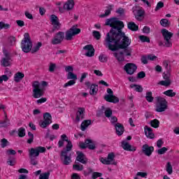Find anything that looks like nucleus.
Wrapping results in <instances>:
<instances>
[{"label":"nucleus","mask_w":179,"mask_h":179,"mask_svg":"<svg viewBox=\"0 0 179 179\" xmlns=\"http://www.w3.org/2000/svg\"><path fill=\"white\" fill-rule=\"evenodd\" d=\"M106 25L110 26V27L112 28L110 31L106 34L103 45L110 51L124 50L122 52H124V55H126V57H131L132 49L128 48L131 45V39L125 36L124 32H122L124 22L118 20L117 17H112L106 20Z\"/></svg>","instance_id":"1"},{"label":"nucleus","mask_w":179,"mask_h":179,"mask_svg":"<svg viewBox=\"0 0 179 179\" xmlns=\"http://www.w3.org/2000/svg\"><path fill=\"white\" fill-rule=\"evenodd\" d=\"M64 142H67V144L66 148L61 151L60 157L64 166H69L72 163V154L70 152L72 151L73 145L72 144V141L68 138V136L66 134H63L61 136V139L58 142L59 148H62Z\"/></svg>","instance_id":"2"},{"label":"nucleus","mask_w":179,"mask_h":179,"mask_svg":"<svg viewBox=\"0 0 179 179\" xmlns=\"http://www.w3.org/2000/svg\"><path fill=\"white\" fill-rule=\"evenodd\" d=\"M48 86V83L46 81L40 82L36 80L32 83L33 94L32 96L34 99H40L44 96V87Z\"/></svg>","instance_id":"3"},{"label":"nucleus","mask_w":179,"mask_h":179,"mask_svg":"<svg viewBox=\"0 0 179 179\" xmlns=\"http://www.w3.org/2000/svg\"><path fill=\"white\" fill-rule=\"evenodd\" d=\"M45 148L41 146H38L35 148H31L29 150L30 163L32 166H37L38 164V161H37L36 157H38V156H40V153H45Z\"/></svg>","instance_id":"4"},{"label":"nucleus","mask_w":179,"mask_h":179,"mask_svg":"<svg viewBox=\"0 0 179 179\" xmlns=\"http://www.w3.org/2000/svg\"><path fill=\"white\" fill-rule=\"evenodd\" d=\"M21 48L23 52H30L31 51V48H33V42L30 38V34L29 33H25L24 34V38L21 41Z\"/></svg>","instance_id":"5"},{"label":"nucleus","mask_w":179,"mask_h":179,"mask_svg":"<svg viewBox=\"0 0 179 179\" xmlns=\"http://www.w3.org/2000/svg\"><path fill=\"white\" fill-rule=\"evenodd\" d=\"M155 99L157 101L155 111H157V113H164V111L169 108V103L167 102V100L161 96H157L155 97Z\"/></svg>","instance_id":"6"},{"label":"nucleus","mask_w":179,"mask_h":179,"mask_svg":"<svg viewBox=\"0 0 179 179\" xmlns=\"http://www.w3.org/2000/svg\"><path fill=\"white\" fill-rule=\"evenodd\" d=\"M162 36L164 37V47L170 48L173 46V43L171 42V37H173V34L169 31L166 29H163L161 31Z\"/></svg>","instance_id":"7"},{"label":"nucleus","mask_w":179,"mask_h":179,"mask_svg":"<svg viewBox=\"0 0 179 179\" xmlns=\"http://www.w3.org/2000/svg\"><path fill=\"white\" fill-rule=\"evenodd\" d=\"M132 12L135 16V19H136L138 22H142V20L145 19V15L146 13L145 12V9H143V8L138 6H134L132 8Z\"/></svg>","instance_id":"8"},{"label":"nucleus","mask_w":179,"mask_h":179,"mask_svg":"<svg viewBox=\"0 0 179 179\" xmlns=\"http://www.w3.org/2000/svg\"><path fill=\"white\" fill-rule=\"evenodd\" d=\"M80 33V29L78 28V25H73L69 30L66 31L65 40L67 41H72L73 36H77Z\"/></svg>","instance_id":"9"},{"label":"nucleus","mask_w":179,"mask_h":179,"mask_svg":"<svg viewBox=\"0 0 179 179\" xmlns=\"http://www.w3.org/2000/svg\"><path fill=\"white\" fill-rule=\"evenodd\" d=\"M3 53L4 55V57L1 59V64L2 66H10L12 65V55L6 50V49H3Z\"/></svg>","instance_id":"10"},{"label":"nucleus","mask_w":179,"mask_h":179,"mask_svg":"<svg viewBox=\"0 0 179 179\" xmlns=\"http://www.w3.org/2000/svg\"><path fill=\"white\" fill-rule=\"evenodd\" d=\"M107 93H108V94L105 95L103 97L106 101H108V103H113L114 104L120 103V99L114 95V92H113V90L108 88Z\"/></svg>","instance_id":"11"},{"label":"nucleus","mask_w":179,"mask_h":179,"mask_svg":"<svg viewBox=\"0 0 179 179\" xmlns=\"http://www.w3.org/2000/svg\"><path fill=\"white\" fill-rule=\"evenodd\" d=\"M115 159V154H114V152H110L108 155L107 158H101L100 162L106 166H110V164L117 166V162H115V159Z\"/></svg>","instance_id":"12"},{"label":"nucleus","mask_w":179,"mask_h":179,"mask_svg":"<svg viewBox=\"0 0 179 179\" xmlns=\"http://www.w3.org/2000/svg\"><path fill=\"white\" fill-rule=\"evenodd\" d=\"M64 38H65V32L59 31L55 34L53 38L51 40V44L52 45L61 44L64 41Z\"/></svg>","instance_id":"13"},{"label":"nucleus","mask_w":179,"mask_h":179,"mask_svg":"<svg viewBox=\"0 0 179 179\" xmlns=\"http://www.w3.org/2000/svg\"><path fill=\"white\" fill-rule=\"evenodd\" d=\"M123 69L127 75H134L136 72L138 66L134 63H127L124 65Z\"/></svg>","instance_id":"14"},{"label":"nucleus","mask_w":179,"mask_h":179,"mask_svg":"<svg viewBox=\"0 0 179 179\" xmlns=\"http://www.w3.org/2000/svg\"><path fill=\"white\" fill-rule=\"evenodd\" d=\"M50 22L53 25V29L52 30V32L54 33L55 30H60L61 29V23L59 22V19L58 17L55 15H50Z\"/></svg>","instance_id":"15"},{"label":"nucleus","mask_w":179,"mask_h":179,"mask_svg":"<svg viewBox=\"0 0 179 179\" xmlns=\"http://www.w3.org/2000/svg\"><path fill=\"white\" fill-rule=\"evenodd\" d=\"M154 150L155 148L153 146H149L148 144H144L142 147V152L145 156H152V153H153Z\"/></svg>","instance_id":"16"},{"label":"nucleus","mask_w":179,"mask_h":179,"mask_svg":"<svg viewBox=\"0 0 179 179\" xmlns=\"http://www.w3.org/2000/svg\"><path fill=\"white\" fill-rule=\"evenodd\" d=\"M76 155H77V157H76L77 162L82 163V164H87V158H86V156L85 155V154H83V152L80 151H77Z\"/></svg>","instance_id":"17"},{"label":"nucleus","mask_w":179,"mask_h":179,"mask_svg":"<svg viewBox=\"0 0 179 179\" xmlns=\"http://www.w3.org/2000/svg\"><path fill=\"white\" fill-rule=\"evenodd\" d=\"M121 146L124 150H127V152H135L136 150V147H132L129 143L125 141L121 142Z\"/></svg>","instance_id":"18"},{"label":"nucleus","mask_w":179,"mask_h":179,"mask_svg":"<svg viewBox=\"0 0 179 179\" xmlns=\"http://www.w3.org/2000/svg\"><path fill=\"white\" fill-rule=\"evenodd\" d=\"M83 50L87 51L85 53L86 57H94V48H93V45H87L83 47Z\"/></svg>","instance_id":"19"},{"label":"nucleus","mask_w":179,"mask_h":179,"mask_svg":"<svg viewBox=\"0 0 179 179\" xmlns=\"http://www.w3.org/2000/svg\"><path fill=\"white\" fill-rule=\"evenodd\" d=\"M85 118V109L84 108H78V110L76 113V122H79L80 120Z\"/></svg>","instance_id":"20"},{"label":"nucleus","mask_w":179,"mask_h":179,"mask_svg":"<svg viewBox=\"0 0 179 179\" xmlns=\"http://www.w3.org/2000/svg\"><path fill=\"white\" fill-rule=\"evenodd\" d=\"M75 6V1L73 0H68L64 4L63 8L64 10H72Z\"/></svg>","instance_id":"21"},{"label":"nucleus","mask_w":179,"mask_h":179,"mask_svg":"<svg viewBox=\"0 0 179 179\" xmlns=\"http://www.w3.org/2000/svg\"><path fill=\"white\" fill-rule=\"evenodd\" d=\"M144 132L147 138H149L150 139H155V134H153V129H152V128L145 126L144 127Z\"/></svg>","instance_id":"22"},{"label":"nucleus","mask_w":179,"mask_h":179,"mask_svg":"<svg viewBox=\"0 0 179 179\" xmlns=\"http://www.w3.org/2000/svg\"><path fill=\"white\" fill-rule=\"evenodd\" d=\"M115 128L116 129V134L117 136H121L122 134H124V131H125V129L124 128V125L121 123H116L115 124Z\"/></svg>","instance_id":"23"},{"label":"nucleus","mask_w":179,"mask_h":179,"mask_svg":"<svg viewBox=\"0 0 179 179\" xmlns=\"http://www.w3.org/2000/svg\"><path fill=\"white\" fill-rule=\"evenodd\" d=\"M113 55L119 62H122L125 61V57H124V52L122 51L115 52Z\"/></svg>","instance_id":"24"},{"label":"nucleus","mask_w":179,"mask_h":179,"mask_svg":"<svg viewBox=\"0 0 179 179\" xmlns=\"http://www.w3.org/2000/svg\"><path fill=\"white\" fill-rule=\"evenodd\" d=\"M113 8H114V5H113V4L108 5L106 7L105 13L99 15V17H106V16H109V15H111V10H113Z\"/></svg>","instance_id":"25"},{"label":"nucleus","mask_w":179,"mask_h":179,"mask_svg":"<svg viewBox=\"0 0 179 179\" xmlns=\"http://www.w3.org/2000/svg\"><path fill=\"white\" fill-rule=\"evenodd\" d=\"M97 92H99V86L97 85L92 84L90 86V94H91V96H94L97 94Z\"/></svg>","instance_id":"26"},{"label":"nucleus","mask_w":179,"mask_h":179,"mask_svg":"<svg viewBox=\"0 0 179 179\" xmlns=\"http://www.w3.org/2000/svg\"><path fill=\"white\" fill-rule=\"evenodd\" d=\"M127 27L129 30L132 31H138L139 30V27L135 24L134 22H130L127 24Z\"/></svg>","instance_id":"27"},{"label":"nucleus","mask_w":179,"mask_h":179,"mask_svg":"<svg viewBox=\"0 0 179 179\" xmlns=\"http://www.w3.org/2000/svg\"><path fill=\"white\" fill-rule=\"evenodd\" d=\"M23 78H24V74L22 72H17L14 76V80L16 82V83H19V82H20Z\"/></svg>","instance_id":"28"},{"label":"nucleus","mask_w":179,"mask_h":179,"mask_svg":"<svg viewBox=\"0 0 179 179\" xmlns=\"http://www.w3.org/2000/svg\"><path fill=\"white\" fill-rule=\"evenodd\" d=\"M43 45V43L41 42H38V43L34 45L31 49V54H36V52H38L40 51V48Z\"/></svg>","instance_id":"29"},{"label":"nucleus","mask_w":179,"mask_h":179,"mask_svg":"<svg viewBox=\"0 0 179 179\" xmlns=\"http://www.w3.org/2000/svg\"><path fill=\"white\" fill-rule=\"evenodd\" d=\"M90 124H92V120H84L82 123H81V131H86V128H87V127H89V125H90Z\"/></svg>","instance_id":"30"},{"label":"nucleus","mask_w":179,"mask_h":179,"mask_svg":"<svg viewBox=\"0 0 179 179\" xmlns=\"http://www.w3.org/2000/svg\"><path fill=\"white\" fill-rule=\"evenodd\" d=\"M130 87L131 89H134V87H135V92H138V93H142L143 92V87H142L141 85H139L131 84L130 85Z\"/></svg>","instance_id":"31"},{"label":"nucleus","mask_w":179,"mask_h":179,"mask_svg":"<svg viewBox=\"0 0 179 179\" xmlns=\"http://www.w3.org/2000/svg\"><path fill=\"white\" fill-rule=\"evenodd\" d=\"M89 143H92V140L87 139V140H85V143L80 142L79 143V146H80V149H86V148H87V145H89Z\"/></svg>","instance_id":"32"},{"label":"nucleus","mask_w":179,"mask_h":179,"mask_svg":"<svg viewBox=\"0 0 179 179\" xmlns=\"http://www.w3.org/2000/svg\"><path fill=\"white\" fill-rule=\"evenodd\" d=\"M43 120L44 121L49 122V124H51V122H52V117L51 116V114H50L49 113H44Z\"/></svg>","instance_id":"33"},{"label":"nucleus","mask_w":179,"mask_h":179,"mask_svg":"<svg viewBox=\"0 0 179 179\" xmlns=\"http://www.w3.org/2000/svg\"><path fill=\"white\" fill-rule=\"evenodd\" d=\"M8 43L10 47H13V45L16 44V38L15 36L8 37Z\"/></svg>","instance_id":"34"},{"label":"nucleus","mask_w":179,"mask_h":179,"mask_svg":"<svg viewBox=\"0 0 179 179\" xmlns=\"http://www.w3.org/2000/svg\"><path fill=\"white\" fill-rule=\"evenodd\" d=\"M150 124L151 127H152V128H159V125H160V122L157 119H155L151 120Z\"/></svg>","instance_id":"35"},{"label":"nucleus","mask_w":179,"mask_h":179,"mask_svg":"<svg viewBox=\"0 0 179 179\" xmlns=\"http://www.w3.org/2000/svg\"><path fill=\"white\" fill-rule=\"evenodd\" d=\"M163 66L166 69L165 72H171V66H170V64L168 61L165 60L163 62Z\"/></svg>","instance_id":"36"},{"label":"nucleus","mask_w":179,"mask_h":179,"mask_svg":"<svg viewBox=\"0 0 179 179\" xmlns=\"http://www.w3.org/2000/svg\"><path fill=\"white\" fill-rule=\"evenodd\" d=\"M145 99L148 103H152L154 100V97L152 96V92H146Z\"/></svg>","instance_id":"37"},{"label":"nucleus","mask_w":179,"mask_h":179,"mask_svg":"<svg viewBox=\"0 0 179 179\" xmlns=\"http://www.w3.org/2000/svg\"><path fill=\"white\" fill-rule=\"evenodd\" d=\"M67 79L70 80L72 79V80H78V76L76 74L73 73V72H69L67 74Z\"/></svg>","instance_id":"38"},{"label":"nucleus","mask_w":179,"mask_h":179,"mask_svg":"<svg viewBox=\"0 0 179 179\" xmlns=\"http://www.w3.org/2000/svg\"><path fill=\"white\" fill-rule=\"evenodd\" d=\"M18 136L20 138H23V137L26 136V129H24L23 127H20L18 129Z\"/></svg>","instance_id":"39"},{"label":"nucleus","mask_w":179,"mask_h":179,"mask_svg":"<svg viewBox=\"0 0 179 179\" xmlns=\"http://www.w3.org/2000/svg\"><path fill=\"white\" fill-rule=\"evenodd\" d=\"M159 85L165 86V87H169L171 85V80H162L159 82Z\"/></svg>","instance_id":"40"},{"label":"nucleus","mask_w":179,"mask_h":179,"mask_svg":"<svg viewBox=\"0 0 179 179\" xmlns=\"http://www.w3.org/2000/svg\"><path fill=\"white\" fill-rule=\"evenodd\" d=\"M164 94L168 96V97H174L176 96V92H173V90H169L164 92Z\"/></svg>","instance_id":"41"},{"label":"nucleus","mask_w":179,"mask_h":179,"mask_svg":"<svg viewBox=\"0 0 179 179\" xmlns=\"http://www.w3.org/2000/svg\"><path fill=\"white\" fill-rule=\"evenodd\" d=\"M104 114H105V117H106V118H110V117H111V115H113V110H111V108H107L105 110Z\"/></svg>","instance_id":"42"},{"label":"nucleus","mask_w":179,"mask_h":179,"mask_svg":"<svg viewBox=\"0 0 179 179\" xmlns=\"http://www.w3.org/2000/svg\"><path fill=\"white\" fill-rule=\"evenodd\" d=\"M163 78L164 80H171L170 78H171V71H164Z\"/></svg>","instance_id":"43"},{"label":"nucleus","mask_w":179,"mask_h":179,"mask_svg":"<svg viewBox=\"0 0 179 179\" xmlns=\"http://www.w3.org/2000/svg\"><path fill=\"white\" fill-rule=\"evenodd\" d=\"M2 29L8 30V29H10V24H6L3 22H0V30H2Z\"/></svg>","instance_id":"44"},{"label":"nucleus","mask_w":179,"mask_h":179,"mask_svg":"<svg viewBox=\"0 0 179 179\" xmlns=\"http://www.w3.org/2000/svg\"><path fill=\"white\" fill-rule=\"evenodd\" d=\"M160 24L163 27H168V26L170 24V22H169V20L167 19H162L160 20Z\"/></svg>","instance_id":"45"},{"label":"nucleus","mask_w":179,"mask_h":179,"mask_svg":"<svg viewBox=\"0 0 179 179\" xmlns=\"http://www.w3.org/2000/svg\"><path fill=\"white\" fill-rule=\"evenodd\" d=\"M139 39L142 43H150V39L146 36L141 35L139 36Z\"/></svg>","instance_id":"46"},{"label":"nucleus","mask_w":179,"mask_h":179,"mask_svg":"<svg viewBox=\"0 0 179 179\" xmlns=\"http://www.w3.org/2000/svg\"><path fill=\"white\" fill-rule=\"evenodd\" d=\"M6 146H9V141L6 140V138H3L1 140V147L4 148H6Z\"/></svg>","instance_id":"47"},{"label":"nucleus","mask_w":179,"mask_h":179,"mask_svg":"<svg viewBox=\"0 0 179 179\" xmlns=\"http://www.w3.org/2000/svg\"><path fill=\"white\" fill-rule=\"evenodd\" d=\"M28 136L29 138L27 140V143L30 145L33 143V141H34V135L31 132L29 131Z\"/></svg>","instance_id":"48"},{"label":"nucleus","mask_w":179,"mask_h":179,"mask_svg":"<svg viewBox=\"0 0 179 179\" xmlns=\"http://www.w3.org/2000/svg\"><path fill=\"white\" fill-rule=\"evenodd\" d=\"M166 171L168 174H173V166H171L170 162H168L166 164Z\"/></svg>","instance_id":"49"},{"label":"nucleus","mask_w":179,"mask_h":179,"mask_svg":"<svg viewBox=\"0 0 179 179\" xmlns=\"http://www.w3.org/2000/svg\"><path fill=\"white\" fill-rule=\"evenodd\" d=\"M50 124H51V123H50V122H47L45 120L41 121L39 122V125H40L41 128H47V127H48V125H50Z\"/></svg>","instance_id":"50"},{"label":"nucleus","mask_w":179,"mask_h":179,"mask_svg":"<svg viewBox=\"0 0 179 179\" xmlns=\"http://www.w3.org/2000/svg\"><path fill=\"white\" fill-rule=\"evenodd\" d=\"M75 83H76V81L75 80H71L69 82H67L66 83H65L63 86V87L66 88L69 86H73V85H75Z\"/></svg>","instance_id":"51"},{"label":"nucleus","mask_w":179,"mask_h":179,"mask_svg":"<svg viewBox=\"0 0 179 179\" xmlns=\"http://www.w3.org/2000/svg\"><path fill=\"white\" fill-rule=\"evenodd\" d=\"M39 179H50V172H46L39 176Z\"/></svg>","instance_id":"52"},{"label":"nucleus","mask_w":179,"mask_h":179,"mask_svg":"<svg viewBox=\"0 0 179 179\" xmlns=\"http://www.w3.org/2000/svg\"><path fill=\"white\" fill-rule=\"evenodd\" d=\"M99 60L100 61V62H107L108 61V57L107 56L103 55V54H101L99 57Z\"/></svg>","instance_id":"53"},{"label":"nucleus","mask_w":179,"mask_h":179,"mask_svg":"<svg viewBox=\"0 0 179 179\" xmlns=\"http://www.w3.org/2000/svg\"><path fill=\"white\" fill-rule=\"evenodd\" d=\"M73 169L77 171H82L83 170V165L74 164L73 165Z\"/></svg>","instance_id":"54"},{"label":"nucleus","mask_w":179,"mask_h":179,"mask_svg":"<svg viewBox=\"0 0 179 179\" xmlns=\"http://www.w3.org/2000/svg\"><path fill=\"white\" fill-rule=\"evenodd\" d=\"M162 8H164V3H163L162 1H159L157 4V6L155 8V12H157V10H159V9H162Z\"/></svg>","instance_id":"55"},{"label":"nucleus","mask_w":179,"mask_h":179,"mask_svg":"<svg viewBox=\"0 0 179 179\" xmlns=\"http://www.w3.org/2000/svg\"><path fill=\"white\" fill-rule=\"evenodd\" d=\"M94 37L97 39L100 40L101 38V34H100V32L99 31H94L93 32Z\"/></svg>","instance_id":"56"},{"label":"nucleus","mask_w":179,"mask_h":179,"mask_svg":"<svg viewBox=\"0 0 179 179\" xmlns=\"http://www.w3.org/2000/svg\"><path fill=\"white\" fill-rule=\"evenodd\" d=\"M15 160V157H9L7 161V164H8V166H15V162H13Z\"/></svg>","instance_id":"57"},{"label":"nucleus","mask_w":179,"mask_h":179,"mask_svg":"<svg viewBox=\"0 0 179 179\" xmlns=\"http://www.w3.org/2000/svg\"><path fill=\"white\" fill-rule=\"evenodd\" d=\"M167 150H169L167 149V148L166 147H164L161 149H159L157 150V152L159 154V155H164V153H166V152H167Z\"/></svg>","instance_id":"58"},{"label":"nucleus","mask_w":179,"mask_h":179,"mask_svg":"<svg viewBox=\"0 0 179 179\" xmlns=\"http://www.w3.org/2000/svg\"><path fill=\"white\" fill-rule=\"evenodd\" d=\"M6 153L8 156H15V155H16V150L12 149L7 150Z\"/></svg>","instance_id":"59"},{"label":"nucleus","mask_w":179,"mask_h":179,"mask_svg":"<svg viewBox=\"0 0 179 179\" xmlns=\"http://www.w3.org/2000/svg\"><path fill=\"white\" fill-rule=\"evenodd\" d=\"M101 176H103V173H99V172H94V173H92V179L99 178V177H101Z\"/></svg>","instance_id":"60"},{"label":"nucleus","mask_w":179,"mask_h":179,"mask_svg":"<svg viewBox=\"0 0 179 179\" xmlns=\"http://www.w3.org/2000/svg\"><path fill=\"white\" fill-rule=\"evenodd\" d=\"M145 76L146 73H145V71H141L137 74L138 79H143V78H145Z\"/></svg>","instance_id":"61"},{"label":"nucleus","mask_w":179,"mask_h":179,"mask_svg":"<svg viewBox=\"0 0 179 179\" xmlns=\"http://www.w3.org/2000/svg\"><path fill=\"white\" fill-rule=\"evenodd\" d=\"M136 176L138 177H141L142 178H146L148 177V173L146 172H138Z\"/></svg>","instance_id":"62"},{"label":"nucleus","mask_w":179,"mask_h":179,"mask_svg":"<svg viewBox=\"0 0 179 179\" xmlns=\"http://www.w3.org/2000/svg\"><path fill=\"white\" fill-rule=\"evenodd\" d=\"M55 68H57V64L50 63L49 66V72H54V71H55Z\"/></svg>","instance_id":"63"},{"label":"nucleus","mask_w":179,"mask_h":179,"mask_svg":"<svg viewBox=\"0 0 179 179\" xmlns=\"http://www.w3.org/2000/svg\"><path fill=\"white\" fill-rule=\"evenodd\" d=\"M7 82V80H9V77L6 75H3L0 76V83H2V82Z\"/></svg>","instance_id":"64"}]
</instances>
